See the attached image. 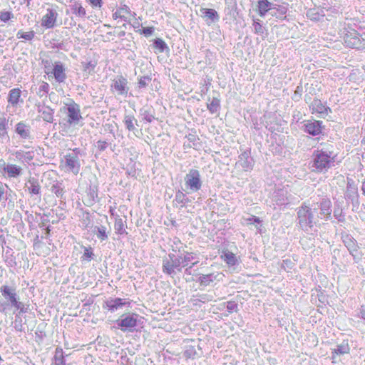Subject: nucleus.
<instances>
[{"instance_id":"25","label":"nucleus","mask_w":365,"mask_h":365,"mask_svg":"<svg viewBox=\"0 0 365 365\" xmlns=\"http://www.w3.org/2000/svg\"><path fill=\"white\" fill-rule=\"evenodd\" d=\"M4 170L10 178H16L21 176L23 173V168L16 164L8 163L4 168Z\"/></svg>"},{"instance_id":"60","label":"nucleus","mask_w":365,"mask_h":365,"mask_svg":"<svg viewBox=\"0 0 365 365\" xmlns=\"http://www.w3.org/2000/svg\"><path fill=\"white\" fill-rule=\"evenodd\" d=\"M302 91H303L302 86H298L296 88V90L294 91V95L293 98L295 99V100H298V98H299L301 96V95L302 93Z\"/></svg>"},{"instance_id":"10","label":"nucleus","mask_w":365,"mask_h":365,"mask_svg":"<svg viewBox=\"0 0 365 365\" xmlns=\"http://www.w3.org/2000/svg\"><path fill=\"white\" fill-rule=\"evenodd\" d=\"M350 352V346L348 340H343L341 343L337 344L334 348L331 349V359L332 363L338 364L341 361V356L349 354Z\"/></svg>"},{"instance_id":"27","label":"nucleus","mask_w":365,"mask_h":365,"mask_svg":"<svg viewBox=\"0 0 365 365\" xmlns=\"http://www.w3.org/2000/svg\"><path fill=\"white\" fill-rule=\"evenodd\" d=\"M26 187L31 195H41V185L38 179L30 178L26 183Z\"/></svg>"},{"instance_id":"40","label":"nucleus","mask_w":365,"mask_h":365,"mask_svg":"<svg viewBox=\"0 0 365 365\" xmlns=\"http://www.w3.org/2000/svg\"><path fill=\"white\" fill-rule=\"evenodd\" d=\"M14 19V14L12 12L11 9L9 10H1L0 11V21L7 24L10 21H13Z\"/></svg>"},{"instance_id":"16","label":"nucleus","mask_w":365,"mask_h":365,"mask_svg":"<svg viewBox=\"0 0 365 365\" xmlns=\"http://www.w3.org/2000/svg\"><path fill=\"white\" fill-rule=\"evenodd\" d=\"M129 16L135 17L136 14L133 12L129 6L125 4H120L112 14L113 19H120L125 22H128Z\"/></svg>"},{"instance_id":"14","label":"nucleus","mask_w":365,"mask_h":365,"mask_svg":"<svg viewBox=\"0 0 365 365\" xmlns=\"http://www.w3.org/2000/svg\"><path fill=\"white\" fill-rule=\"evenodd\" d=\"M241 153L238 157V160L236 163V166L241 167L244 171H248L252 169L254 161L251 157V152L250 150H242L240 148Z\"/></svg>"},{"instance_id":"30","label":"nucleus","mask_w":365,"mask_h":365,"mask_svg":"<svg viewBox=\"0 0 365 365\" xmlns=\"http://www.w3.org/2000/svg\"><path fill=\"white\" fill-rule=\"evenodd\" d=\"M273 7L274 9L271 11L270 15L277 19H282L285 16L288 10L287 4H283L282 5L274 4Z\"/></svg>"},{"instance_id":"26","label":"nucleus","mask_w":365,"mask_h":365,"mask_svg":"<svg viewBox=\"0 0 365 365\" xmlns=\"http://www.w3.org/2000/svg\"><path fill=\"white\" fill-rule=\"evenodd\" d=\"M38 113H41V118L47 123H52L53 120L54 110L48 106H39Z\"/></svg>"},{"instance_id":"11","label":"nucleus","mask_w":365,"mask_h":365,"mask_svg":"<svg viewBox=\"0 0 365 365\" xmlns=\"http://www.w3.org/2000/svg\"><path fill=\"white\" fill-rule=\"evenodd\" d=\"M110 87L113 92L122 96H126L129 91L128 80L126 78L121 75L116 76L112 81Z\"/></svg>"},{"instance_id":"49","label":"nucleus","mask_w":365,"mask_h":365,"mask_svg":"<svg viewBox=\"0 0 365 365\" xmlns=\"http://www.w3.org/2000/svg\"><path fill=\"white\" fill-rule=\"evenodd\" d=\"M253 27L255 30V33L257 34H263L264 32V28L260 24L259 20H254Z\"/></svg>"},{"instance_id":"17","label":"nucleus","mask_w":365,"mask_h":365,"mask_svg":"<svg viewBox=\"0 0 365 365\" xmlns=\"http://www.w3.org/2000/svg\"><path fill=\"white\" fill-rule=\"evenodd\" d=\"M58 13L56 10L48 9L46 14L43 16L41 26L46 29L53 28L56 25Z\"/></svg>"},{"instance_id":"35","label":"nucleus","mask_w":365,"mask_h":365,"mask_svg":"<svg viewBox=\"0 0 365 365\" xmlns=\"http://www.w3.org/2000/svg\"><path fill=\"white\" fill-rule=\"evenodd\" d=\"M207 108L211 114H218L220 109V101L217 97H213L210 103H207Z\"/></svg>"},{"instance_id":"31","label":"nucleus","mask_w":365,"mask_h":365,"mask_svg":"<svg viewBox=\"0 0 365 365\" xmlns=\"http://www.w3.org/2000/svg\"><path fill=\"white\" fill-rule=\"evenodd\" d=\"M70 7L72 14L76 15V16L81 19H85L86 17V11L80 2L75 1Z\"/></svg>"},{"instance_id":"58","label":"nucleus","mask_w":365,"mask_h":365,"mask_svg":"<svg viewBox=\"0 0 365 365\" xmlns=\"http://www.w3.org/2000/svg\"><path fill=\"white\" fill-rule=\"evenodd\" d=\"M63 358H64V355H63V349L59 347L56 348V351H55V354H54V361H56V359H63Z\"/></svg>"},{"instance_id":"34","label":"nucleus","mask_w":365,"mask_h":365,"mask_svg":"<svg viewBox=\"0 0 365 365\" xmlns=\"http://www.w3.org/2000/svg\"><path fill=\"white\" fill-rule=\"evenodd\" d=\"M220 257L229 266H234L237 262L235 255L227 250L222 252Z\"/></svg>"},{"instance_id":"33","label":"nucleus","mask_w":365,"mask_h":365,"mask_svg":"<svg viewBox=\"0 0 365 365\" xmlns=\"http://www.w3.org/2000/svg\"><path fill=\"white\" fill-rule=\"evenodd\" d=\"M123 123L126 129L129 131L135 133V131L137 130L135 125H138V121L133 115H125Z\"/></svg>"},{"instance_id":"53","label":"nucleus","mask_w":365,"mask_h":365,"mask_svg":"<svg viewBox=\"0 0 365 365\" xmlns=\"http://www.w3.org/2000/svg\"><path fill=\"white\" fill-rule=\"evenodd\" d=\"M82 225L85 227H89L91 224V215L89 212H86L83 215L81 220Z\"/></svg>"},{"instance_id":"52","label":"nucleus","mask_w":365,"mask_h":365,"mask_svg":"<svg viewBox=\"0 0 365 365\" xmlns=\"http://www.w3.org/2000/svg\"><path fill=\"white\" fill-rule=\"evenodd\" d=\"M151 78L149 76H145L140 78L138 81V87L140 88H145L148 83L150 82Z\"/></svg>"},{"instance_id":"4","label":"nucleus","mask_w":365,"mask_h":365,"mask_svg":"<svg viewBox=\"0 0 365 365\" xmlns=\"http://www.w3.org/2000/svg\"><path fill=\"white\" fill-rule=\"evenodd\" d=\"M81 150L74 148L71 152L67 153L61 161V166L66 172H71L77 175L81 169V162L79 155Z\"/></svg>"},{"instance_id":"38","label":"nucleus","mask_w":365,"mask_h":365,"mask_svg":"<svg viewBox=\"0 0 365 365\" xmlns=\"http://www.w3.org/2000/svg\"><path fill=\"white\" fill-rule=\"evenodd\" d=\"M13 307L16 309L14 311L13 314H15V322L16 323L18 319H20V316L27 312V308L25 307V304L20 301L16 303Z\"/></svg>"},{"instance_id":"19","label":"nucleus","mask_w":365,"mask_h":365,"mask_svg":"<svg viewBox=\"0 0 365 365\" xmlns=\"http://www.w3.org/2000/svg\"><path fill=\"white\" fill-rule=\"evenodd\" d=\"M16 160L21 164L29 163L34 158V151L18 150L13 153Z\"/></svg>"},{"instance_id":"42","label":"nucleus","mask_w":365,"mask_h":365,"mask_svg":"<svg viewBox=\"0 0 365 365\" xmlns=\"http://www.w3.org/2000/svg\"><path fill=\"white\" fill-rule=\"evenodd\" d=\"M185 245H184L179 238L174 237L172 244H171V250L173 253H181V251L185 250Z\"/></svg>"},{"instance_id":"21","label":"nucleus","mask_w":365,"mask_h":365,"mask_svg":"<svg viewBox=\"0 0 365 365\" xmlns=\"http://www.w3.org/2000/svg\"><path fill=\"white\" fill-rule=\"evenodd\" d=\"M31 126L24 121L19 122L15 126V132L22 139L31 138Z\"/></svg>"},{"instance_id":"56","label":"nucleus","mask_w":365,"mask_h":365,"mask_svg":"<svg viewBox=\"0 0 365 365\" xmlns=\"http://www.w3.org/2000/svg\"><path fill=\"white\" fill-rule=\"evenodd\" d=\"M95 67L96 64L93 63L91 61L83 63V71L88 73L93 71Z\"/></svg>"},{"instance_id":"48","label":"nucleus","mask_w":365,"mask_h":365,"mask_svg":"<svg viewBox=\"0 0 365 365\" xmlns=\"http://www.w3.org/2000/svg\"><path fill=\"white\" fill-rule=\"evenodd\" d=\"M210 300L209 297L206 294H197L195 296H193V298L192 299V301L193 302V304H197V302H202L205 303L206 302H208Z\"/></svg>"},{"instance_id":"29","label":"nucleus","mask_w":365,"mask_h":365,"mask_svg":"<svg viewBox=\"0 0 365 365\" xmlns=\"http://www.w3.org/2000/svg\"><path fill=\"white\" fill-rule=\"evenodd\" d=\"M139 113L143 120L148 123H151L155 119V111L150 106H143L140 109Z\"/></svg>"},{"instance_id":"61","label":"nucleus","mask_w":365,"mask_h":365,"mask_svg":"<svg viewBox=\"0 0 365 365\" xmlns=\"http://www.w3.org/2000/svg\"><path fill=\"white\" fill-rule=\"evenodd\" d=\"M93 7L101 8L103 5L102 0H88Z\"/></svg>"},{"instance_id":"15","label":"nucleus","mask_w":365,"mask_h":365,"mask_svg":"<svg viewBox=\"0 0 365 365\" xmlns=\"http://www.w3.org/2000/svg\"><path fill=\"white\" fill-rule=\"evenodd\" d=\"M303 128L304 132L315 136L322 133V121L316 120H304Z\"/></svg>"},{"instance_id":"1","label":"nucleus","mask_w":365,"mask_h":365,"mask_svg":"<svg viewBox=\"0 0 365 365\" xmlns=\"http://www.w3.org/2000/svg\"><path fill=\"white\" fill-rule=\"evenodd\" d=\"M331 211V202L329 198L312 197L297 208V225L307 234H313L320 226L319 219L330 220Z\"/></svg>"},{"instance_id":"12","label":"nucleus","mask_w":365,"mask_h":365,"mask_svg":"<svg viewBox=\"0 0 365 365\" xmlns=\"http://www.w3.org/2000/svg\"><path fill=\"white\" fill-rule=\"evenodd\" d=\"M130 307V302L128 299H122L119 297L109 298L104 302L103 308L107 309L110 312H115L123 307Z\"/></svg>"},{"instance_id":"28","label":"nucleus","mask_w":365,"mask_h":365,"mask_svg":"<svg viewBox=\"0 0 365 365\" xmlns=\"http://www.w3.org/2000/svg\"><path fill=\"white\" fill-rule=\"evenodd\" d=\"M289 196L287 190H279L275 192L274 198L277 205H282L290 202Z\"/></svg>"},{"instance_id":"13","label":"nucleus","mask_w":365,"mask_h":365,"mask_svg":"<svg viewBox=\"0 0 365 365\" xmlns=\"http://www.w3.org/2000/svg\"><path fill=\"white\" fill-rule=\"evenodd\" d=\"M342 240L354 259L355 261L359 260L361 255L359 252V246L356 240L350 235H344L342 236Z\"/></svg>"},{"instance_id":"43","label":"nucleus","mask_w":365,"mask_h":365,"mask_svg":"<svg viewBox=\"0 0 365 365\" xmlns=\"http://www.w3.org/2000/svg\"><path fill=\"white\" fill-rule=\"evenodd\" d=\"M51 190L56 195L57 197H62L64 194V189L62 186V183L61 182H56L53 184Z\"/></svg>"},{"instance_id":"59","label":"nucleus","mask_w":365,"mask_h":365,"mask_svg":"<svg viewBox=\"0 0 365 365\" xmlns=\"http://www.w3.org/2000/svg\"><path fill=\"white\" fill-rule=\"evenodd\" d=\"M142 34H143L145 36H149L154 32V28L153 27H144L140 31Z\"/></svg>"},{"instance_id":"23","label":"nucleus","mask_w":365,"mask_h":365,"mask_svg":"<svg viewBox=\"0 0 365 365\" xmlns=\"http://www.w3.org/2000/svg\"><path fill=\"white\" fill-rule=\"evenodd\" d=\"M21 91L19 88H14L9 91L8 95V103L12 106L16 108L19 103H22L23 100L21 98Z\"/></svg>"},{"instance_id":"9","label":"nucleus","mask_w":365,"mask_h":365,"mask_svg":"<svg viewBox=\"0 0 365 365\" xmlns=\"http://www.w3.org/2000/svg\"><path fill=\"white\" fill-rule=\"evenodd\" d=\"M344 41L347 47L358 50L365 48V40L361 38L359 34L355 31L346 34Z\"/></svg>"},{"instance_id":"20","label":"nucleus","mask_w":365,"mask_h":365,"mask_svg":"<svg viewBox=\"0 0 365 365\" xmlns=\"http://www.w3.org/2000/svg\"><path fill=\"white\" fill-rule=\"evenodd\" d=\"M201 16L207 22L208 24L218 21L220 16L217 12L213 9L201 8Z\"/></svg>"},{"instance_id":"47","label":"nucleus","mask_w":365,"mask_h":365,"mask_svg":"<svg viewBox=\"0 0 365 365\" xmlns=\"http://www.w3.org/2000/svg\"><path fill=\"white\" fill-rule=\"evenodd\" d=\"M50 86L48 83L43 81L38 87L37 94L39 96H46L49 91Z\"/></svg>"},{"instance_id":"6","label":"nucleus","mask_w":365,"mask_h":365,"mask_svg":"<svg viewBox=\"0 0 365 365\" xmlns=\"http://www.w3.org/2000/svg\"><path fill=\"white\" fill-rule=\"evenodd\" d=\"M162 269L163 273L170 277L175 276L177 272L182 271L179 259L176 258L175 253L170 252L168 255V257L163 258Z\"/></svg>"},{"instance_id":"50","label":"nucleus","mask_w":365,"mask_h":365,"mask_svg":"<svg viewBox=\"0 0 365 365\" xmlns=\"http://www.w3.org/2000/svg\"><path fill=\"white\" fill-rule=\"evenodd\" d=\"M175 200L182 205H185L187 202L185 195L180 190L176 192Z\"/></svg>"},{"instance_id":"44","label":"nucleus","mask_w":365,"mask_h":365,"mask_svg":"<svg viewBox=\"0 0 365 365\" xmlns=\"http://www.w3.org/2000/svg\"><path fill=\"white\" fill-rule=\"evenodd\" d=\"M34 36H35V32L34 31L24 32L22 30H19L16 34V37L18 38H24L26 41L32 40Z\"/></svg>"},{"instance_id":"7","label":"nucleus","mask_w":365,"mask_h":365,"mask_svg":"<svg viewBox=\"0 0 365 365\" xmlns=\"http://www.w3.org/2000/svg\"><path fill=\"white\" fill-rule=\"evenodd\" d=\"M185 185L191 192H197L201 189L202 181L200 172L195 169H191L185 177Z\"/></svg>"},{"instance_id":"51","label":"nucleus","mask_w":365,"mask_h":365,"mask_svg":"<svg viewBox=\"0 0 365 365\" xmlns=\"http://www.w3.org/2000/svg\"><path fill=\"white\" fill-rule=\"evenodd\" d=\"M246 220L248 222L249 224H257L255 225L256 228L259 232H261L260 226H258V225L261 223V220L258 217L252 216L246 219Z\"/></svg>"},{"instance_id":"62","label":"nucleus","mask_w":365,"mask_h":365,"mask_svg":"<svg viewBox=\"0 0 365 365\" xmlns=\"http://www.w3.org/2000/svg\"><path fill=\"white\" fill-rule=\"evenodd\" d=\"M198 263L197 260L194 261L191 263V264L188 265L187 267H185V273L186 274L190 275L191 274V269L196 265Z\"/></svg>"},{"instance_id":"22","label":"nucleus","mask_w":365,"mask_h":365,"mask_svg":"<svg viewBox=\"0 0 365 365\" xmlns=\"http://www.w3.org/2000/svg\"><path fill=\"white\" fill-rule=\"evenodd\" d=\"M273 6L274 3H272L268 0H258L257 11L261 17H264L268 12L270 14L271 11L274 9Z\"/></svg>"},{"instance_id":"45","label":"nucleus","mask_w":365,"mask_h":365,"mask_svg":"<svg viewBox=\"0 0 365 365\" xmlns=\"http://www.w3.org/2000/svg\"><path fill=\"white\" fill-rule=\"evenodd\" d=\"M8 120L5 117L0 118V137L4 138L7 135Z\"/></svg>"},{"instance_id":"54","label":"nucleus","mask_w":365,"mask_h":365,"mask_svg":"<svg viewBox=\"0 0 365 365\" xmlns=\"http://www.w3.org/2000/svg\"><path fill=\"white\" fill-rule=\"evenodd\" d=\"M227 310L228 312L232 313L233 312H237V304L235 302L230 301L227 302Z\"/></svg>"},{"instance_id":"63","label":"nucleus","mask_w":365,"mask_h":365,"mask_svg":"<svg viewBox=\"0 0 365 365\" xmlns=\"http://www.w3.org/2000/svg\"><path fill=\"white\" fill-rule=\"evenodd\" d=\"M89 195L93 201H96V198H98V193L96 190L94 188H90Z\"/></svg>"},{"instance_id":"2","label":"nucleus","mask_w":365,"mask_h":365,"mask_svg":"<svg viewBox=\"0 0 365 365\" xmlns=\"http://www.w3.org/2000/svg\"><path fill=\"white\" fill-rule=\"evenodd\" d=\"M336 155L329 150L319 149L314 150L311 161L313 172L325 173L334 166Z\"/></svg>"},{"instance_id":"8","label":"nucleus","mask_w":365,"mask_h":365,"mask_svg":"<svg viewBox=\"0 0 365 365\" xmlns=\"http://www.w3.org/2000/svg\"><path fill=\"white\" fill-rule=\"evenodd\" d=\"M67 123L69 125H76L82 118L80 106L74 101L66 104Z\"/></svg>"},{"instance_id":"24","label":"nucleus","mask_w":365,"mask_h":365,"mask_svg":"<svg viewBox=\"0 0 365 365\" xmlns=\"http://www.w3.org/2000/svg\"><path fill=\"white\" fill-rule=\"evenodd\" d=\"M309 108L312 109V113H319L322 116L327 115L328 110H330L319 99H314L309 106Z\"/></svg>"},{"instance_id":"46","label":"nucleus","mask_w":365,"mask_h":365,"mask_svg":"<svg viewBox=\"0 0 365 365\" xmlns=\"http://www.w3.org/2000/svg\"><path fill=\"white\" fill-rule=\"evenodd\" d=\"M186 138L189 142L187 145V147L192 148V147H195L197 145V140H199V138H197V136L195 134L189 133L187 135H186ZM184 145L186 146L185 144Z\"/></svg>"},{"instance_id":"64","label":"nucleus","mask_w":365,"mask_h":365,"mask_svg":"<svg viewBox=\"0 0 365 365\" xmlns=\"http://www.w3.org/2000/svg\"><path fill=\"white\" fill-rule=\"evenodd\" d=\"M358 315L360 318L365 320V304L361 306Z\"/></svg>"},{"instance_id":"3","label":"nucleus","mask_w":365,"mask_h":365,"mask_svg":"<svg viewBox=\"0 0 365 365\" xmlns=\"http://www.w3.org/2000/svg\"><path fill=\"white\" fill-rule=\"evenodd\" d=\"M0 292L4 298V301L0 302V312L7 315L16 303L19 301L16 289L8 285H2Z\"/></svg>"},{"instance_id":"55","label":"nucleus","mask_w":365,"mask_h":365,"mask_svg":"<svg viewBox=\"0 0 365 365\" xmlns=\"http://www.w3.org/2000/svg\"><path fill=\"white\" fill-rule=\"evenodd\" d=\"M93 252L91 247H85L83 257L91 260L93 256Z\"/></svg>"},{"instance_id":"57","label":"nucleus","mask_w":365,"mask_h":365,"mask_svg":"<svg viewBox=\"0 0 365 365\" xmlns=\"http://www.w3.org/2000/svg\"><path fill=\"white\" fill-rule=\"evenodd\" d=\"M108 143L104 140H98L96 143V148L99 151H104L107 148Z\"/></svg>"},{"instance_id":"18","label":"nucleus","mask_w":365,"mask_h":365,"mask_svg":"<svg viewBox=\"0 0 365 365\" xmlns=\"http://www.w3.org/2000/svg\"><path fill=\"white\" fill-rule=\"evenodd\" d=\"M51 73L58 83H63L66 79V68L63 64L60 61H56L54 63Z\"/></svg>"},{"instance_id":"37","label":"nucleus","mask_w":365,"mask_h":365,"mask_svg":"<svg viewBox=\"0 0 365 365\" xmlns=\"http://www.w3.org/2000/svg\"><path fill=\"white\" fill-rule=\"evenodd\" d=\"M153 46L157 50L155 53H163L169 51V47L162 38H157L154 39Z\"/></svg>"},{"instance_id":"5","label":"nucleus","mask_w":365,"mask_h":365,"mask_svg":"<svg viewBox=\"0 0 365 365\" xmlns=\"http://www.w3.org/2000/svg\"><path fill=\"white\" fill-rule=\"evenodd\" d=\"M138 315L135 313L123 314L115 321L122 331H133L138 324Z\"/></svg>"},{"instance_id":"36","label":"nucleus","mask_w":365,"mask_h":365,"mask_svg":"<svg viewBox=\"0 0 365 365\" xmlns=\"http://www.w3.org/2000/svg\"><path fill=\"white\" fill-rule=\"evenodd\" d=\"M93 232L101 241H105L108 238L107 229L105 226H95Z\"/></svg>"},{"instance_id":"32","label":"nucleus","mask_w":365,"mask_h":365,"mask_svg":"<svg viewBox=\"0 0 365 365\" xmlns=\"http://www.w3.org/2000/svg\"><path fill=\"white\" fill-rule=\"evenodd\" d=\"M220 275V273H210L208 274H202L200 276L198 282L201 285L206 287L210 285V283H212L215 280H217V277Z\"/></svg>"},{"instance_id":"39","label":"nucleus","mask_w":365,"mask_h":365,"mask_svg":"<svg viewBox=\"0 0 365 365\" xmlns=\"http://www.w3.org/2000/svg\"><path fill=\"white\" fill-rule=\"evenodd\" d=\"M180 254H182L183 257L184 265L186 267L191 264V263L193 262L192 261L197 259V254L195 252H187L183 250V251H181Z\"/></svg>"},{"instance_id":"41","label":"nucleus","mask_w":365,"mask_h":365,"mask_svg":"<svg viewBox=\"0 0 365 365\" xmlns=\"http://www.w3.org/2000/svg\"><path fill=\"white\" fill-rule=\"evenodd\" d=\"M114 229L115 232L118 235H123L126 233L125 229V222L119 216H117L115 220Z\"/></svg>"}]
</instances>
